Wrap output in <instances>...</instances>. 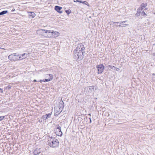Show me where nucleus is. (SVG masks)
<instances>
[{
    "mask_svg": "<svg viewBox=\"0 0 155 155\" xmlns=\"http://www.w3.org/2000/svg\"><path fill=\"white\" fill-rule=\"evenodd\" d=\"M85 49L84 45L82 43L78 44L77 47L74 50L73 58L76 61H81L84 58Z\"/></svg>",
    "mask_w": 155,
    "mask_h": 155,
    "instance_id": "f257e3e1",
    "label": "nucleus"
},
{
    "mask_svg": "<svg viewBox=\"0 0 155 155\" xmlns=\"http://www.w3.org/2000/svg\"><path fill=\"white\" fill-rule=\"evenodd\" d=\"M8 12L7 10H4L3 11L1 12H0V16L1 15H3L7 13H8Z\"/></svg>",
    "mask_w": 155,
    "mask_h": 155,
    "instance_id": "2eb2a0df",
    "label": "nucleus"
},
{
    "mask_svg": "<svg viewBox=\"0 0 155 155\" xmlns=\"http://www.w3.org/2000/svg\"><path fill=\"white\" fill-rule=\"evenodd\" d=\"M11 86L8 85L6 87V89H8V90H9L11 88Z\"/></svg>",
    "mask_w": 155,
    "mask_h": 155,
    "instance_id": "c85d7f7f",
    "label": "nucleus"
},
{
    "mask_svg": "<svg viewBox=\"0 0 155 155\" xmlns=\"http://www.w3.org/2000/svg\"><path fill=\"white\" fill-rule=\"evenodd\" d=\"M152 75L154 76V75H155V74H154V73H153V74H152Z\"/></svg>",
    "mask_w": 155,
    "mask_h": 155,
    "instance_id": "ea45409f",
    "label": "nucleus"
},
{
    "mask_svg": "<svg viewBox=\"0 0 155 155\" xmlns=\"http://www.w3.org/2000/svg\"><path fill=\"white\" fill-rule=\"evenodd\" d=\"M12 11H14V10H12Z\"/></svg>",
    "mask_w": 155,
    "mask_h": 155,
    "instance_id": "79ce46f5",
    "label": "nucleus"
},
{
    "mask_svg": "<svg viewBox=\"0 0 155 155\" xmlns=\"http://www.w3.org/2000/svg\"><path fill=\"white\" fill-rule=\"evenodd\" d=\"M51 114H52V112L46 114L45 115V120H46L48 119V118H51Z\"/></svg>",
    "mask_w": 155,
    "mask_h": 155,
    "instance_id": "ddd939ff",
    "label": "nucleus"
},
{
    "mask_svg": "<svg viewBox=\"0 0 155 155\" xmlns=\"http://www.w3.org/2000/svg\"><path fill=\"white\" fill-rule=\"evenodd\" d=\"M89 119L90 120V122H89V123H91V122H92L91 119V117H89Z\"/></svg>",
    "mask_w": 155,
    "mask_h": 155,
    "instance_id": "f704fd0d",
    "label": "nucleus"
},
{
    "mask_svg": "<svg viewBox=\"0 0 155 155\" xmlns=\"http://www.w3.org/2000/svg\"><path fill=\"white\" fill-rule=\"evenodd\" d=\"M40 148H36L33 152V154L34 155H37L39 154L41 152Z\"/></svg>",
    "mask_w": 155,
    "mask_h": 155,
    "instance_id": "9d476101",
    "label": "nucleus"
},
{
    "mask_svg": "<svg viewBox=\"0 0 155 155\" xmlns=\"http://www.w3.org/2000/svg\"><path fill=\"white\" fill-rule=\"evenodd\" d=\"M60 104L59 105V110H61L60 112H61L64 107V103L62 100L61 101H60L59 103Z\"/></svg>",
    "mask_w": 155,
    "mask_h": 155,
    "instance_id": "1a4fd4ad",
    "label": "nucleus"
},
{
    "mask_svg": "<svg viewBox=\"0 0 155 155\" xmlns=\"http://www.w3.org/2000/svg\"><path fill=\"white\" fill-rule=\"evenodd\" d=\"M50 81V79H45L43 80H40L38 81L41 82L42 81L46 82H48Z\"/></svg>",
    "mask_w": 155,
    "mask_h": 155,
    "instance_id": "dca6fc26",
    "label": "nucleus"
},
{
    "mask_svg": "<svg viewBox=\"0 0 155 155\" xmlns=\"http://www.w3.org/2000/svg\"><path fill=\"white\" fill-rule=\"evenodd\" d=\"M41 30L42 31H45V33H47V32H48V30H45V29H41Z\"/></svg>",
    "mask_w": 155,
    "mask_h": 155,
    "instance_id": "c756f323",
    "label": "nucleus"
},
{
    "mask_svg": "<svg viewBox=\"0 0 155 155\" xmlns=\"http://www.w3.org/2000/svg\"><path fill=\"white\" fill-rule=\"evenodd\" d=\"M12 11H14V10H12Z\"/></svg>",
    "mask_w": 155,
    "mask_h": 155,
    "instance_id": "37998d69",
    "label": "nucleus"
},
{
    "mask_svg": "<svg viewBox=\"0 0 155 155\" xmlns=\"http://www.w3.org/2000/svg\"><path fill=\"white\" fill-rule=\"evenodd\" d=\"M147 3H142L141 4L140 6L139 7L143 10L144 8H145L147 6Z\"/></svg>",
    "mask_w": 155,
    "mask_h": 155,
    "instance_id": "f8f14e48",
    "label": "nucleus"
},
{
    "mask_svg": "<svg viewBox=\"0 0 155 155\" xmlns=\"http://www.w3.org/2000/svg\"><path fill=\"white\" fill-rule=\"evenodd\" d=\"M5 117V116H0V121L2 120Z\"/></svg>",
    "mask_w": 155,
    "mask_h": 155,
    "instance_id": "a878e982",
    "label": "nucleus"
},
{
    "mask_svg": "<svg viewBox=\"0 0 155 155\" xmlns=\"http://www.w3.org/2000/svg\"><path fill=\"white\" fill-rule=\"evenodd\" d=\"M56 128H55L54 130V131L55 132L56 134L58 136H62L63 135V133L61 130V127L58 124L56 125Z\"/></svg>",
    "mask_w": 155,
    "mask_h": 155,
    "instance_id": "7ed1b4c3",
    "label": "nucleus"
},
{
    "mask_svg": "<svg viewBox=\"0 0 155 155\" xmlns=\"http://www.w3.org/2000/svg\"><path fill=\"white\" fill-rule=\"evenodd\" d=\"M81 0H74V2H79Z\"/></svg>",
    "mask_w": 155,
    "mask_h": 155,
    "instance_id": "2f4dec72",
    "label": "nucleus"
},
{
    "mask_svg": "<svg viewBox=\"0 0 155 155\" xmlns=\"http://www.w3.org/2000/svg\"><path fill=\"white\" fill-rule=\"evenodd\" d=\"M0 92L1 93H3V91L2 90V89L1 88H0Z\"/></svg>",
    "mask_w": 155,
    "mask_h": 155,
    "instance_id": "473e14b6",
    "label": "nucleus"
},
{
    "mask_svg": "<svg viewBox=\"0 0 155 155\" xmlns=\"http://www.w3.org/2000/svg\"><path fill=\"white\" fill-rule=\"evenodd\" d=\"M115 68V70L116 71H117L118 70H119V69L118 68H116V67H115V68Z\"/></svg>",
    "mask_w": 155,
    "mask_h": 155,
    "instance_id": "c9c22d12",
    "label": "nucleus"
},
{
    "mask_svg": "<svg viewBox=\"0 0 155 155\" xmlns=\"http://www.w3.org/2000/svg\"><path fill=\"white\" fill-rule=\"evenodd\" d=\"M49 77H50V78H48L49 79H50V81L53 79V75L51 74H49Z\"/></svg>",
    "mask_w": 155,
    "mask_h": 155,
    "instance_id": "b1692460",
    "label": "nucleus"
},
{
    "mask_svg": "<svg viewBox=\"0 0 155 155\" xmlns=\"http://www.w3.org/2000/svg\"><path fill=\"white\" fill-rule=\"evenodd\" d=\"M87 89H88V91L89 92H91L92 91H94V90L95 89V90H96L97 87L96 86H92L89 87H87Z\"/></svg>",
    "mask_w": 155,
    "mask_h": 155,
    "instance_id": "423d86ee",
    "label": "nucleus"
},
{
    "mask_svg": "<svg viewBox=\"0 0 155 155\" xmlns=\"http://www.w3.org/2000/svg\"><path fill=\"white\" fill-rule=\"evenodd\" d=\"M108 67H110V70H111V69H113V68H115V67H114V66H111L110 65H109L108 66Z\"/></svg>",
    "mask_w": 155,
    "mask_h": 155,
    "instance_id": "bb28decb",
    "label": "nucleus"
},
{
    "mask_svg": "<svg viewBox=\"0 0 155 155\" xmlns=\"http://www.w3.org/2000/svg\"><path fill=\"white\" fill-rule=\"evenodd\" d=\"M141 15L144 17H146L147 15L144 11H143L141 12Z\"/></svg>",
    "mask_w": 155,
    "mask_h": 155,
    "instance_id": "4be33fe9",
    "label": "nucleus"
},
{
    "mask_svg": "<svg viewBox=\"0 0 155 155\" xmlns=\"http://www.w3.org/2000/svg\"><path fill=\"white\" fill-rule=\"evenodd\" d=\"M90 116H91V114H88Z\"/></svg>",
    "mask_w": 155,
    "mask_h": 155,
    "instance_id": "a19ab883",
    "label": "nucleus"
},
{
    "mask_svg": "<svg viewBox=\"0 0 155 155\" xmlns=\"http://www.w3.org/2000/svg\"><path fill=\"white\" fill-rule=\"evenodd\" d=\"M65 11L68 15H69L71 12V10L70 9L66 10Z\"/></svg>",
    "mask_w": 155,
    "mask_h": 155,
    "instance_id": "412c9836",
    "label": "nucleus"
},
{
    "mask_svg": "<svg viewBox=\"0 0 155 155\" xmlns=\"http://www.w3.org/2000/svg\"><path fill=\"white\" fill-rule=\"evenodd\" d=\"M45 115H43L41 117V118L42 119H44L45 118Z\"/></svg>",
    "mask_w": 155,
    "mask_h": 155,
    "instance_id": "72a5a7b5",
    "label": "nucleus"
},
{
    "mask_svg": "<svg viewBox=\"0 0 155 155\" xmlns=\"http://www.w3.org/2000/svg\"><path fill=\"white\" fill-rule=\"evenodd\" d=\"M37 81L35 79V80L33 81V82H37Z\"/></svg>",
    "mask_w": 155,
    "mask_h": 155,
    "instance_id": "4c0bfd02",
    "label": "nucleus"
},
{
    "mask_svg": "<svg viewBox=\"0 0 155 155\" xmlns=\"http://www.w3.org/2000/svg\"><path fill=\"white\" fill-rule=\"evenodd\" d=\"M59 35V33L57 31H52V34L50 36L48 37H56L58 36Z\"/></svg>",
    "mask_w": 155,
    "mask_h": 155,
    "instance_id": "6e6552de",
    "label": "nucleus"
},
{
    "mask_svg": "<svg viewBox=\"0 0 155 155\" xmlns=\"http://www.w3.org/2000/svg\"><path fill=\"white\" fill-rule=\"evenodd\" d=\"M28 13V17L30 18H34L36 15L35 13L33 12H30Z\"/></svg>",
    "mask_w": 155,
    "mask_h": 155,
    "instance_id": "9b49d317",
    "label": "nucleus"
},
{
    "mask_svg": "<svg viewBox=\"0 0 155 155\" xmlns=\"http://www.w3.org/2000/svg\"><path fill=\"white\" fill-rule=\"evenodd\" d=\"M140 13H139L137 12V13L135 14L136 16H137V17L139 16L140 15Z\"/></svg>",
    "mask_w": 155,
    "mask_h": 155,
    "instance_id": "cd10ccee",
    "label": "nucleus"
},
{
    "mask_svg": "<svg viewBox=\"0 0 155 155\" xmlns=\"http://www.w3.org/2000/svg\"><path fill=\"white\" fill-rule=\"evenodd\" d=\"M153 56H155V52L153 54Z\"/></svg>",
    "mask_w": 155,
    "mask_h": 155,
    "instance_id": "58836bf2",
    "label": "nucleus"
},
{
    "mask_svg": "<svg viewBox=\"0 0 155 155\" xmlns=\"http://www.w3.org/2000/svg\"><path fill=\"white\" fill-rule=\"evenodd\" d=\"M48 32H47V34H51H51H52V31H50V30H48Z\"/></svg>",
    "mask_w": 155,
    "mask_h": 155,
    "instance_id": "7c9ffc66",
    "label": "nucleus"
},
{
    "mask_svg": "<svg viewBox=\"0 0 155 155\" xmlns=\"http://www.w3.org/2000/svg\"><path fill=\"white\" fill-rule=\"evenodd\" d=\"M14 61L18 60V54H16V53H14Z\"/></svg>",
    "mask_w": 155,
    "mask_h": 155,
    "instance_id": "6ab92c4d",
    "label": "nucleus"
},
{
    "mask_svg": "<svg viewBox=\"0 0 155 155\" xmlns=\"http://www.w3.org/2000/svg\"><path fill=\"white\" fill-rule=\"evenodd\" d=\"M54 10L59 14H61L63 12V11L61 10L62 7L58 5L55 6L54 8Z\"/></svg>",
    "mask_w": 155,
    "mask_h": 155,
    "instance_id": "0eeeda50",
    "label": "nucleus"
},
{
    "mask_svg": "<svg viewBox=\"0 0 155 155\" xmlns=\"http://www.w3.org/2000/svg\"><path fill=\"white\" fill-rule=\"evenodd\" d=\"M28 55V54L27 53H24L22 54L21 55L22 57V59L25 58L27 57V56Z\"/></svg>",
    "mask_w": 155,
    "mask_h": 155,
    "instance_id": "aec40b11",
    "label": "nucleus"
},
{
    "mask_svg": "<svg viewBox=\"0 0 155 155\" xmlns=\"http://www.w3.org/2000/svg\"><path fill=\"white\" fill-rule=\"evenodd\" d=\"M142 11V9L140 8L139 7L137 9V12L141 14V11Z\"/></svg>",
    "mask_w": 155,
    "mask_h": 155,
    "instance_id": "5701e85b",
    "label": "nucleus"
},
{
    "mask_svg": "<svg viewBox=\"0 0 155 155\" xmlns=\"http://www.w3.org/2000/svg\"><path fill=\"white\" fill-rule=\"evenodd\" d=\"M96 68L97 69V74H101L103 73L104 69L105 67L103 64H101L99 65H97Z\"/></svg>",
    "mask_w": 155,
    "mask_h": 155,
    "instance_id": "20e7f679",
    "label": "nucleus"
},
{
    "mask_svg": "<svg viewBox=\"0 0 155 155\" xmlns=\"http://www.w3.org/2000/svg\"><path fill=\"white\" fill-rule=\"evenodd\" d=\"M61 110H57L55 111V112L54 114V115L57 116L58 115V114H59L60 113H61L60 111H61Z\"/></svg>",
    "mask_w": 155,
    "mask_h": 155,
    "instance_id": "a211bd4d",
    "label": "nucleus"
},
{
    "mask_svg": "<svg viewBox=\"0 0 155 155\" xmlns=\"http://www.w3.org/2000/svg\"><path fill=\"white\" fill-rule=\"evenodd\" d=\"M127 21H119V22H113L114 24H119V25H118V26L119 27H125L127 25H128V24H126L125 23L127 22Z\"/></svg>",
    "mask_w": 155,
    "mask_h": 155,
    "instance_id": "39448f33",
    "label": "nucleus"
},
{
    "mask_svg": "<svg viewBox=\"0 0 155 155\" xmlns=\"http://www.w3.org/2000/svg\"><path fill=\"white\" fill-rule=\"evenodd\" d=\"M14 54H11L8 57L9 59L11 61H14Z\"/></svg>",
    "mask_w": 155,
    "mask_h": 155,
    "instance_id": "4468645a",
    "label": "nucleus"
},
{
    "mask_svg": "<svg viewBox=\"0 0 155 155\" xmlns=\"http://www.w3.org/2000/svg\"><path fill=\"white\" fill-rule=\"evenodd\" d=\"M18 60H21V59H22V57L21 56V55H18Z\"/></svg>",
    "mask_w": 155,
    "mask_h": 155,
    "instance_id": "393cba45",
    "label": "nucleus"
},
{
    "mask_svg": "<svg viewBox=\"0 0 155 155\" xmlns=\"http://www.w3.org/2000/svg\"><path fill=\"white\" fill-rule=\"evenodd\" d=\"M54 139L53 140V138L51 139V142L49 143V146L52 147H58L59 145V142L57 139H55L54 137L53 138Z\"/></svg>",
    "mask_w": 155,
    "mask_h": 155,
    "instance_id": "f03ea898",
    "label": "nucleus"
},
{
    "mask_svg": "<svg viewBox=\"0 0 155 155\" xmlns=\"http://www.w3.org/2000/svg\"><path fill=\"white\" fill-rule=\"evenodd\" d=\"M79 2L83 4L84 5H87L88 6H89V3H88V2H87V1H81V0Z\"/></svg>",
    "mask_w": 155,
    "mask_h": 155,
    "instance_id": "f3484780",
    "label": "nucleus"
},
{
    "mask_svg": "<svg viewBox=\"0 0 155 155\" xmlns=\"http://www.w3.org/2000/svg\"><path fill=\"white\" fill-rule=\"evenodd\" d=\"M114 26H115V27H117V26H118V25H115H115H114Z\"/></svg>",
    "mask_w": 155,
    "mask_h": 155,
    "instance_id": "e433bc0d",
    "label": "nucleus"
}]
</instances>
